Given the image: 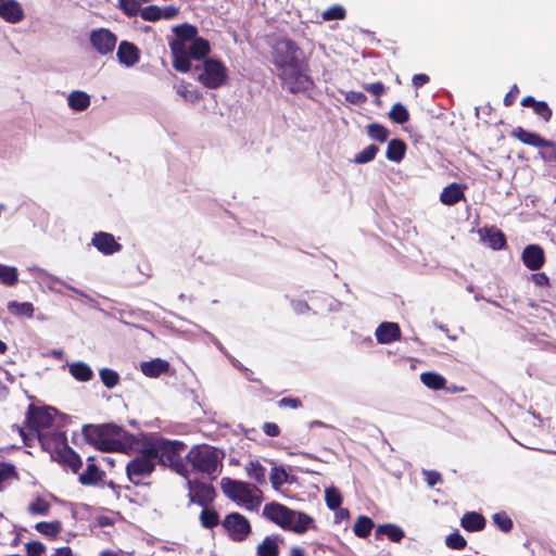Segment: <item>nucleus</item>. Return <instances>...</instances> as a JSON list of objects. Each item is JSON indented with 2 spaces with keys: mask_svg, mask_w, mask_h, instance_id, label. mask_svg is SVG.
Segmentation results:
<instances>
[{
  "mask_svg": "<svg viewBox=\"0 0 556 556\" xmlns=\"http://www.w3.org/2000/svg\"><path fill=\"white\" fill-rule=\"evenodd\" d=\"M271 62L283 86L292 93L306 90L312 84L304 73L302 49L291 39L280 37L271 49Z\"/></svg>",
  "mask_w": 556,
  "mask_h": 556,
  "instance_id": "nucleus-1",
  "label": "nucleus"
},
{
  "mask_svg": "<svg viewBox=\"0 0 556 556\" xmlns=\"http://www.w3.org/2000/svg\"><path fill=\"white\" fill-rule=\"evenodd\" d=\"M81 434L88 444L105 453L126 452L137 443L134 434L111 422L84 425Z\"/></svg>",
  "mask_w": 556,
  "mask_h": 556,
  "instance_id": "nucleus-2",
  "label": "nucleus"
},
{
  "mask_svg": "<svg viewBox=\"0 0 556 556\" xmlns=\"http://www.w3.org/2000/svg\"><path fill=\"white\" fill-rule=\"evenodd\" d=\"M262 515L281 529L304 534L308 529L315 528V520L304 511L294 510L278 502L265 504Z\"/></svg>",
  "mask_w": 556,
  "mask_h": 556,
  "instance_id": "nucleus-3",
  "label": "nucleus"
},
{
  "mask_svg": "<svg viewBox=\"0 0 556 556\" xmlns=\"http://www.w3.org/2000/svg\"><path fill=\"white\" fill-rule=\"evenodd\" d=\"M186 446V443L182 441L160 437L150 442L147 452L148 455L157 459L161 465L170 468L179 476L188 478L190 470L186 463V456H181Z\"/></svg>",
  "mask_w": 556,
  "mask_h": 556,
  "instance_id": "nucleus-4",
  "label": "nucleus"
},
{
  "mask_svg": "<svg viewBox=\"0 0 556 556\" xmlns=\"http://www.w3.org/2000/svg\"><path fill=\"white\" fill-rule=\"evenodd\" d=\"M225 451L208 444H197L186 454L187 466L193 472L205 475L215 480L223 470Z\"/></svg>",
  "mask_w": 556,
  "mask_h": 556,
  "instance_id": "nucleus-5",
  "label": "nucleus"
},
{
  "mask_svg": "<svg viewBox=\"0 0 556 556\" xmlns=\"http://www.w3.org/2000/svg\"><path fill=\"white\" fill-rule=\"evenodd\" d=\"M194 78L208 89H218L227 80L228 72L220 60L206 58L192 67Z\"/></svg>",
  "mask_w": 556,
  "mask_h": 556,
  "instance_id": "nucleus-6",
  "label": "nucleus"
},
{
  "mask_svg": "<svg viewBox=\"0 0 556 556\" xmlns=\"http://www.w3.org/2000/svg\"><path fill=\"white\" fill-rule=\"evenodd\" d=\"M175 39L169 42L173 54V67L180 73H188L185 58V47L198 37V28L191 24L184 23L173 28Z\"/></svg>",
  "mask_w": 556,
  "mask_h": 556,
  "instance_id": "nucleus-7",
  "label": "nucleus"
},
{
  "mask_svg": "<svg viewBox=\"0 0 556 556\" xmlns=\"http://www.w3.org/2000/svg\"><path fill=\"white\" fill-rule=\"evenodd\" d=\"M53 448L50 451L51 459L71 468L77 473L83 466L81 457L68 444L65 434H60L51 441Z\"/></svg>",
  "mask_w": 556,
  "mask_h": 556,
  "instance_id": "nucleus-8",
  "label": "nucleus"
},
{
  "mask_svg": "<svg viewBox=\"0 0 556 556\" xmlns=\"http://www.w3.org/2000/svg\"><path fill=\"white\" fill-rule=\"evenodd\" d=\"M155 469V458L148 455L147 447L143 453L132 458L126 466L128 479L138 484L139 481L150 476Z\"/></svg>",
  "mask_w": 556,
  "mask_h": 556,
  "instance_id": "nucleus-9",
  "label": "nucleus"
},
{
  "mask_svg": "<svg viewBox=\"0 0 556 556\" xmlns=\"http://www.w3.org/2000/svg\"><path fill=\"white\" fill-rule=\"evenodd\" d=\"M220 489L233 502L248 504L254 500L250 484L244 481L224 477L220 480Z\"/></svg>",
  "mask_w": 556,
  "mask_h": 556,
  "instance_id": "nucleus-10",
  "label": "nucleus"
},
{
  "mask_svg": "<svg viewBox=\"0 0 556 556\" xmlns=\"http://www.w3.org/2000/svg\"><path fill=\"white\" fill-rule=\"evenodd\" d=\"M223 527L233 542H242L251 533L248 518L240 513H230L223 520Z\"/></svg>",
  "mask_w": 556,
  "mask_h": 556,
  "instance_id": "nucleus-11",
  "label": "nucleus"
},
{
  "mask_svg": "<svg viewBox=\"0 0 556 556\" xmlns=\"http://www.w3.org/2000/svg\"><path fill=\"white\" fill-rule=\"evenodd\" d=\"M187 488L189 490V502L202 507H206L212 504L217 495V492L212 484L204 483L199 480L187 479Z\"/></svg>",
  "mask_w": 556,
  "mask_h": 556,
  "instance_id": "nucleus-12",
  "label": "nucleus"
},
{
  "mask_svg": "<svg viewBox=\"0 0 556 556\" xmlns=\"http://www.w3.org/2000/svg\"><path fill=\"white\" fill-rule=\"evenodd\" d=\"M53 413L55 409L52 407H37L30 404L26 413V422L36 431L50 428L54 422Z\"/></svg>",
  "mask_w": 556,
  "mask_h": 556,
  "instance_id": "nucleus-13",
  "label": "nucleus"
},
{
  "mask_svg": "<svg viewBox=\"0 0 556 556\" xmlns=\"http://www.w3.org/2000/svg\"><path fill=\"white\" fill-rule=\"evenodd\" d=\"M90 42L97 52L106 55L114 51L117 37L106 28H99L91 31Z\"/></svg>",
  "mask_w": 556,
  "mask_h": 556,
  "instance_id": "nucleus-14",
  "label": "nucleus"
},
{
  "mask_svg": "<svg viewBox=\"0 0 556 556\" xmlns=\"http://www.w3.org/2000/svg\"><path fill=\"white\" fill-rule=\"evenodd\" d=\"M210 42L202 37H197L191 42H189L185 47V54H181V58H185L186 60L188 72L192 70L191 60L203 61L206 59V55L210 53Z\"/></svg>",
  "mask_w": 556,
  "mask_h": 556,
  "instance_id": "nucleus-15",
  "label": "nucleus"
},
{
  "mask_svg": "<svg viewBox=\"0 0 556 556\" xmlns=\"http://www.w3.org/2000/svg\"><path fill=\"white\" fill-rule=\"evenodd\" d=\"M91 244L104 255H112L122 250V244L115 240L114 236L104 231L96 232Z\"/></svg>",
  "mask_w": 556,
  "mask_h": 556,
  "instance_id": "nucleus-16",
  "label": "nucleus"
},
{
  "mask_svg": "<svg viewBox=\"0 0 556 556\" xmlns=\"http://www.w3.org/2000/svg\"><path fill=\"white\" fill-rule=\"evenodd\" d=\"M521 260L528 269L539 270L545 261L544 250L539 244H529L523 249Z\"/></svg>",
  "mask_w": 556,
  "mask_h": 556,
  "instance_id": "nucleus-17",
  "label": "nucleus"
},
{
  "mask_svg": "<svg viewBox=\"0 0 556 556\" xmlns=\"http://www.w3.org/2000/svg\"><path fill=\"white\" fill-rule=\"evenodd\" d=\"M377 342L380 344H390L401 339V328L393 321L381 323L375 331Z\"/></svg>",
  "mask_w": 556,
  "mask_h": 556,
  "instance_id": "nucleus-18",
  "label": "nucleus"
},
{
  "mask_svg": "<svg viewBox=\"0 0 556 556\" xmlns=\"http://www.w3.org/2000/svg\"><path fill=\"white\" fill-rule=\"evenodd\" d=\"M116 56L122 65L132 67L139 62L140 52L132 42L124 40L117 48Z\"/></svg>",
  "mask_w": 556,
  "mask_h": 556,
  "instance_id": "nucleus-19",
  "label": "nucleus"
},
{
  "mask_svg": "<svg viewBox=\"0 0 556 556\" xmlns=\"http://www.w3.org/2000/svg\"><path fill=\"white\" fill-rule=\"evenodd\" d=\"M0 17L7 23L16 24L24 18V10L16 0L0 2Z\"/></svg>",
  "mask_w": 556,
  "mask_h": 556,
  "instance_id": "nucleus-20",
  "label": "nucleus"
},
{
  "mask_svg": "<svg viewBox=\"0 0 556 556\" xmlns=\"http://www.w3.org/2000/svg\"><path fill=\"white\" fill-rule=\"evenodd\" d=\"M513 136L516 137L520 142L541 148V146H552V140H547L541 137L536 132L529 131L522 127H517L513 130Z\"/></svg>",
  "mask_w": 556,
  "mask_h": 556,
  "instance_id": "nucleus-21",
  "label": "nucleus"
},
{
  "mask_svg": "<svg viewBox=\"0 0 556 556\" xmlns=\"http://www.w3.org/2000/svg\"><path fill=\"white\" fill-rule=\"evenodd\" d=\"M464 189H465L464 186H462L457 182H452V184L447 185L445 188H443V190L440 194V201L444 205H448V206L455 205L456 203H458L459 201L465 199Z\"/></svg>",
  "mask_w": 556,
  "mask_h": 556,
  "instance_id": "nucleus-22",
  "label": "nucleus"
},
{
  "mask_svg": "<svg viewBox=\"0 0 556 556\" xmlns=\"http://www.w3.org/2000/svg\"><path fill=\"white\" fill-rule=\"evenodd\" d=\"M480 239L493 250H502L506 245V238L501 230L494 228L479 229Z\"/></svg>",
  "mask_w": 556,
  "mask_h": 556,
  "instance_id": "nucleus-23",
  "label": "nucleus"
},
{
  "mask_svg": "<svg viewBox=\"0 0 556 556\" xmlns=\"http://www.w3.org/2000/svg\"><path fill=\"white\" fill-rule=\"evenodd\" d=\"M142 374L150 378H157L168 371L169 363L162 358H153L149 362H142L140 365Z\"/></svg>",
  "mask_w": 556,
  "mask_h": 556,
  "instance_id": "nucleus-24",
  "label": "nucleus"
},
{
  "mask_svg": "<svg viewBox=\"0 0 556 556\" xmlns=\"http://www.w3.org/2000/svg\"><path fill=\"white\" fill-rule=\"evenodd\" d=\"M280 535L266 536L256 548L257 556H279Z\"/></svg>",
  "mask_w": 556,
  "mask_h": 556,
  "instance_id": "nucleus-25",
  "label": "nucleus"
},
{
  "mask_svg": "<svg viewBox=\"0 0 556 556\" xmlns=\"http://www.w3.org/2000/svg\"><path fill=\"white\" fill-rule=\"evenodd\" d=\"M406 143L399 138L391 139L388 142L386 157L394 163H400L406 154Z\"/></svg>",
  "mask_w": 556,
  "mask_h": 556,
  "instance_id": "nucleus-26",
  "label": "nucleus"
},
{
  "mask_svg": "<svg viewBox=\"0 0 556 556\" xmlns=\"http://www.w3.org/2000/svg\"><path fill=\"white\" fill-rule=\"evenodd\" d=\"M462 527L470 532L480 531L485 526V519L484 517L476 511H469L466 513L462 520H460Z\"/></svg>",
  "mask_w": 556,
  "mask_h": 556,
  "instance_id": "nucleus-27",
  "label": "nucleus"
},
{
  "mask_svg": "<svg viewBox=\"0 0 556 556\" xmlns=\"http://www.w3.org/2000/svg\"><path fill=\"white\" fill-rule=\"evenodd\" d=\"M68 371L77 381L81 382L90 381L93 377L91 367L81 361L70 364Z\"/></svg>",
  "mask_w": 556,
  "mask_h": 556,
  "instance_id": "nucleus-28",
  "label": "nucleus"
},
{
  "mask_svg": "<svg viewBox=\"0 0 556 556\" xmlns=\"http://www.w3.org/2000/svg\"><path fill=\"white\" fill-rule=\"evenodd\" d=\"M67 104L73 111H85L90 105V96L80 90L72 91L67 97Z\"/></svg>",
  "mask_w": 556,
  "mask_h": 556,
  "instance_id": "nucleus-29",
  "label": "nucleus"
},
{
  "mask_svg": "<svg viewBox=\"0 0 556 556\" xmlns=\"http://www.w3.org/2000/svg\"><path fill=\"white\" fill-rule=\"evenodd\" d=\"M104 472L96 464H87V468L79 475L78 481L83 485H94L102 480Z\"/></svg>",
  "mask_w": 556,
  "mask_h": 556,
  "instance_id": "nucleus-30",
  "label": "nucleus"
},
{
  "mask_svg": "<svg viewBox=\"0 0 556 556\" xmlns=\"http://www.w3.org/2000/svg\"><path fill=\"white\" fill-rule=\"evenodd\" d=\"M247 475L258 484L266 483V468L258 460H250L245 466Z\"/></svg>",
  "mask_w": 556,
  "mask_h": 556,
  "instance_id": "nucleus-31",
  "label": "nucleus"
},
{
  "mask_svg": "<svg viewBox=\"0 0 556 556\" xmlns=\"http://www.w3.org/2000/svg\"><path fill=\"white\" fill-rule=\"evenodd\" d=\"M377 534L387 535L392 542H400L404 536V530L394 523L379 525L376 530Z\"/></svg>",
  "mask_w": 556,
  "mask_h": 556,
  "instance_id": "nucleus-32",
  "label": "nucleus"
},
{
  "mask_svg": "<svg viewBox=\"0 0 556 556\" xmlns=\"http://www.w3.org/2000/svg\"><path fill=\"white\" fill-rule=\"evenodd\" d=\"M421 382L429 389L441 390L445 387V378L434 371H426L420 375Z\"/></svg>",
  "mask_w": 556,
  "mask_h": 556,
  "instance_id": "nucleus-33",
  "label": "nucleus"
},
{
  "mask_svg": "<svg viewBox=\"0 0 556 556\" xmlns=\"http://www.w3.org/2000/svg\"><path fill=\"white\" fill-rule=\"evenodd\" d=\"M8 311L17 316H26V317H33L34 315V305L30 302H17V301H10L8 303Z\"/></svg>",
  "mask_w": 556,
  "mask_h": 556,
  "instance_id": "nucleus-34",
  "label": "nucleus"
},
{
  "mask_svg": "<svg viewBox=\"0 0 556 556\" xmlns=\"http://www.w3.org/2000/svg\"><path fill=\"white\" fill-rule=\"evenodd\" d=\"M374 526V521L369 517L359 516L354 523L353 531L356 536L365 539L370 534Z\"/></svg>",
  "mask_w": 556,
  "mask_h": 556,
  "instance_id": "nucleus-35",
  "label": "nucleus"
},
{
  "mask_svg": "<svg viewBox=\"0 0 556 556\" xmlns=\"http://www.w3.org/2000/svg\"><path fill=\"white\" fill-rule=\"evenodd\" d=\"M18 281V270L14 266H9L0 263V282L12 287Z\"/></svg>",
  "mask_w": 556,
  "mask_h": 556,
  "instance_id": "nucleus-36",
  "label": "nucleus"
},
{
  "mask_svg": "<svg viewBox=\"0 0 556 556\" xmlns=\"http://www.w3.org/2000/svg\"><path fill=\"white\" fill-rule=\"evenodd\" d=\"M199 519L204 529H213L220 522L219 514L214 509H210L207 506L203 507Z\"/></svg>",
  "mask_w": 556,
  "mask_h": 556,
  "instance_id": "nucleus-37",
  "label": "nucleus"
},
{
  "mask_svg": "<svg viewBox=\"0 0 556 556\" xmlns=\"http://www.w3.org/2000/svg\"><path fill=\"white\" fill-rule=\"evenodd\" d=\"M325 500H326L327 507L330 510H337L340 508V506L342 504L341 492L337 488L330 486V488L326 489V491H325Z\"/></svg>",
  "mask_w": 556,
  "mask_h": 556,
  "instance_id": "nucleus-38",
  "label": "nucleus"
},
{
  "mask_svg": "<svg viewBox=\"0 0 556 556\" xmlns=\"http://www.w3.org/2000/svg\"><path fill=\"white\" fill-rule=\"evenodd\" d=\"M368 136L378 142H386L389 137V130L381 124L372 123L367 126Z\"/></svg>",
  "mask_w": 556,
  "mask_h": 556,
  "instance_id": "nucleus-39",
  "label": "nucleus"
},
{
  "mask_svg": "<svg viewBox=\"0 0 556 556\" xmlns=\"http://www.w3.org/2000/svg\"><path fill=\"white\" fill-rule=\"evenodd\" d=\"M101 382L108 388L113 389L119 383V375L116 370L111 368H101L99 371Z\"/></svg>",
  "mask_w": 556,
  "mask_h": 556,
  "instance_id": "nucleus-40",
  "label": "nucleus"
},
{
  "mask_svg": "<svg viewBox=\"0 0 556 556\" xmlns=\"http://www.w3.org/2000/svg\"><path fill=\"white\" fill-rule=\"evenodd\" d=\"M269 479L273 488L275 490H279L282 484L289 482V475L287 473L285 468L275 466L271 469Z\"/></svg>",
  "mask_w": 556,
  "mask_h": 556,
  "instance_id": "nucleus-41",
  "label": "nucleus"
},
{
  "mask_svg": "<svg viewBox=\"0 0 556 556\" xmlns=\"http://www.w3.org/2000/svg\"><path fill=\"white\" fill-rule=\"evenodd\" d=\"M389 118L396 124H404L409 119V113L401 102H397L389 112Z\"/></svg>",
  "mask_w": 556,
  "mask_h": 556,
  "instance_id": "nucleus-42",
  "label": "nucleus"
},
{
  "mask_svg": "<svg viewBox=\"0 0 556 556\" xmlns=\"http://www.w3.org/2000/svg\"><path fill=\"white\" fill-rule=\"evenodd\" d=\"M176 91L187 102L193 103L201 98L199 91L192 89L190 84L187 83H181L180 85L176 86Z\"/></svg>",
  "mask_w": 556,
  "mask_h": 556,
  "instance_id": "nucleus-43",
  "label": "nucleus"
},
{
  "mask_svg": "<svg viewBox=\"0 0 556 556\" xmlns=\"http://www.w3.org/2000/svg\"><path fill=\"white\" fill-rule=\"evenodd\" d=\"M379 152V148L376 144H369L365 149H363L361 152H358L354 156V162L356 164H366L375 159L377 153Z\"/></svg>",
  "mask_w": 556,
  "mask_h": 556,
  "instance_id": "nucleus-44",
  "label": "nucleus"
},
{
  "mask_svg": "<svg viewBox=\"0 0 556 556\" xmlns=\"http://www.w3.org/2000/svg\"><path fill=\"white\" fill-rule=\"evenodd\" d=\"M36 530L46 536H56L61 531V523L59 521L47 522L40 521L35 526Z\"/></svg>",
  "mask_w": 556,
  "mask_h": 556,
  "instance_id": "nucleus-45",
  "label": "nucleus"
},
{
  "mask_svg": "<svg viewBox=\"0 0 556 556\" xmlns=\"http://www.w3.org/2000/svg\"><path fill=\"white\" fill-rule=\"evenodd\" d=\"M50 505L41 496L36 497L29 505L28 511L31 515L47 516L49 513Z\"/></svg>",
  "mask_w": 556,
  "mask_h": 556,
  "instance_id": "nucleus-46",
  "label": "nucleus"
},
{
  "mask_svg": "<svg viewBox=\"0 0 556 556\" xmlns=\"http://www.w3.org/2000/svg\"><path fill=\"white\" fill-rule=\"evenodd\" d=\"M492 519L497 528L505 533L513 529V520L504 511L494 514Z\"/></svg>",
  "mask_w": 556,
  "mask_h": 556,
  "instance_id": "nucleus-47",
  "label": "nucleus"
},
{
  "mask_svg": "<svg viewBox=\"0 0 556 556\" xmlns=\"http://www.w3.org/2000/svg\"><path fill=\"white\" fill-rule=\"evenodd\" d=\"M345 9L340 4H334L330 8H328L323 13V18L325 21H336V20H343L345 17Z\"/></svg>",
  "mask_w": 556,
  "mask_h": 556,
  "instance_id": "nucleus-48",
  "label": "nucleus"
},
{
  "mask_svg": "<svg viewBox=\"0 0 556 556\" xmlns=\"http://www.w3.org/2000/svg\"><path fill=\"white\" fill-rule=\"evenodd\" d=\"M445 544L447 547L452 549L460 551L466 546L467 542L464 539V536L456 530L450 535H447Z\"/></svg>",
  "mask_w": 556,
  "mask_h": 556,
  "instance_id": "nucleus-49",
  "label": "nucleus"
},
{
  "mask_svg": "<svg viewBox=\"0 0 556 556\" xmlns=\"http://www.w3.org/2000/svg\"><path fill=\"white\" fill-rule=\"evenodd\" d=\"M119 8L129 17L136 16L141 11L137 0H119Z\"/></svg>",
  "mask_w": 556,
  "mask_h": 556,
  "instance_id": "nucleus-50",
  "label": "nucleus"
},
{
  "mask_svg": "<svg viewBox=\"0 0 556 556\" xmlns=\"http://www.w3.org/2000/svg\"><path fill=\"white\" fill-rule=\"evenodd\" d=\"M140 16L144 21L155 22L161 18V8L157 5H148L140 11Z\"/></svg>",
  "mask_w": 556,
  "mask_h": 556,
  "instance_id": "nucleus-51",
  "label": "nucleus"
},
{
  "mask_svg": "<svg viewBox=\"0 0 556 556\" xmlns=\"http://www.w3.org/2000/svg\"><path fill=\"white\" fill-rule=\"evenodd\" d=\"M534 113L540 116L544 122H549L553 115L552 109L546 101H539L534 109Z\"/></svg>",
  "mask_w": 556,
  "mask_h": 556,
  "instance_id": "nucleus-52",
  "label": "nucleus"
},
{
  "mask_svg": "<svg viewBox=\"0 0 556 556\" xmlns=\"http://www.w3.org/2000/svg\"><path fill=\"white\" fill-rule=\"evenodd\" d=\"M26 551L27 556H41L46 551V546L39 541H30L26 543Z\"/></svg>",
  "mask_w": 556,
  "mask_h": 556,
  "instance_id": "nucleus-53",
  "label": "nucleus"
},
{
  "mask_svg": "<svg viewBox=\"0 0 556 556\" xmlns=\"http://www.w3.org/2000/svg\"><path fill=\"white\" fill-rule=\"evenodd\" d=\"M291 307L298 315H303L312 311L311 306L304 300H291Z\"/></svg>",
  "mask_w": 556,
  "mask_h": 556,
  "instance_id": "nucleus-54",
  "label": "nucleus"
},
{
  "mask_svg": "<svg viewBox=\"0 0 556 556\" xmlns=\"http://www.w3.org/2000/svg\"><path fill=\"white\" fill-rule=\"evenodd\" d=\"M422 473L429 486H434L442 480L441 473L435 470H424Z\"/></svg>",
  "mask_w": 556,
  "mask_h": 556,
  "instance_id": "nucleus-55",
  "label": "nucleus"
},
{
  "mask_svg": "<svg viewBox=\"0 0 556 556\" xmlns=\"http://www.w3.org/2000/svg\"><path fill=\"white\" fill-rule=\"evenodd\" d=\"M278 406L279 407H288V408H292V409H296V408H300L302 406V402L300 399L298 397H282L281 400L278 401Z\"/></svg>",
  "mask_w": 556,
  "mask_h": 556,
  "instance_id": "nucleus-56",
  "label": "nucleus"
},
{
  "mask_svg": "<svg viewBox=\"0 0 556 556\" xmlns=\"http://www.w3.org/2000/svg\"><path fill=\"white\" fill-rule=\"evenodd\" d=\"M366 99V96L359 91H348L345 93V100L352 104H362Z\"/></svg>",
  "mask_w": 556,
  "mask_h": 556,
  "instance_id": "nucleus-57",
  "label": "nucleus"
},
{
  "mask_svg": "<svg viewBox=\"0 0 556 556\" xmlns=\"http://www.w3.org/2000/svg\"><path fill=\"white\" fill-rule=\"evenodd\" d=\"M541 148H546L547 151L541 152L542 157L546 162H556V144L552 141V146H541Z\"/></svg>",
  "mask_w": 556,
  "mask_h": 556,
  "instance_id": "nucleus-58",
  "label": "nucleus"
},
{
  "mask_svg": "<svg viewBox=\"0 0 556 556\" xmlns=\"http://www.w3.org/2000/svg\"><path fill=\"white\" fill-rule=\"evenodd\" d=\"M50 279H51V281H53L54 283H59V285H61L62 287H64V288H66V289L71 290V291H73V292H75V293H77V294H79V295H81V296H85V298H87V296H88V295H87L83 290H79V289H77V288H75V287H73V286L68 285V283H67V282H65L63 279H61V278H59V277H56V276H50Z\"/></svg>",
  "mask_w": 556,
  "mask_h": 556,
  "instance_id": "nucleus-59",
  "label": "nucleus"
},
{
  "mask_svg": "<svg viewBox=\"0 0 556 556\" xmlns=\"http://www.w3.org/2000/svg\"><path fill=\"white\" fill-rule=\"evenodd\" d=\"M323 300L328 312H338L341 307V303L329 295H324Z\"/></svg>",
  "mask_w": 556,
  "mask_h": 556,
  "instance_id": "nucleus-60",
  "label": "nucleus"
},
{
  "mask_svg": "<svg viewBox=\"0 0 556 556\" xmlns=\"http://www.w3.org/2000/svg\"><path fill=\"white\" fill-rule=\"evenodd\" d=\"M384 89V85L381 81L371 83L365 86V90L374 96L382 94Z\"/></svg>",
  "mask_w": 556,
  "mask_h": 556,
  "instance_id": "nucleus-61",
  "label": "nucleus"
},
{
  "mask_svg": "<svg viewBox=\"0 0 556 556\" xmlns=\"http://www.w3.org/2000/svg\"><path fill=\"white\" fill-rule=\"evenodd\" d=\"M178 8L174 5H166L161 8V18L173 20L178 14Z\"/></svg>",
  "mask_w": 556,
  "mask_h": 556,
  "instance_id": "nucleus-62",
  "label": "nucleus"
},
{
  "mask_svg": "<svg viewBox=\"0 0 556 556\" xmlns=\"http://www.w3.org/2000/svg\"><path fill=\"white\" fill-rule=\"evenodd\" d=\"M518 93H519L518 86L517 85L511 86L510 90L504 97V101H503L504 105L510 106L515 102Z\"/></svg>",
  "mask_w": 556,
  "mask_h": 556,
  "instance_id": "nucleus-63",
  "label": "nucleus"
},
{
  "mask_svg": "<svg viewBox=\"0 0 556 556\" xmlns=\"http://www.w3.org/2000/svg\"><path fill=\"white\" fill-rule=\"evenodd\" d=\"M263 431L265 432L266 435L271 438L278 437L280 433L278 425L274 422H265L263 426Z\"/></svg>",
  "mask_w": 556,
  "mask_h": 556,
  "instance_id": "nucleus-64",
  "label": "nucleus"
}]
</instances>
